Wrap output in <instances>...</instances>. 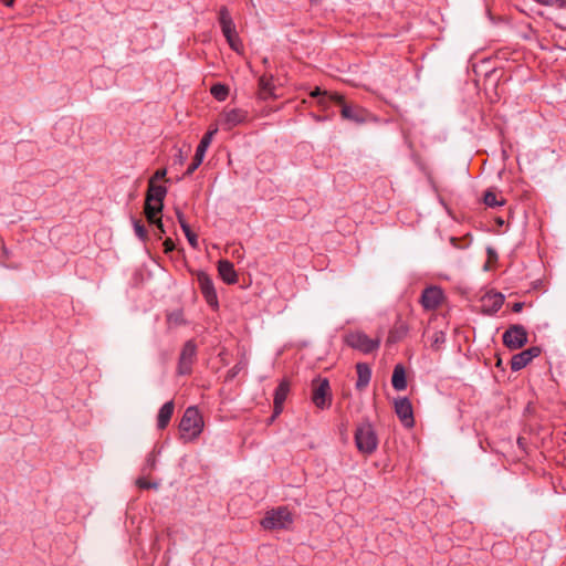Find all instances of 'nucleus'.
<instances>
[{
    "instance_id": "f8f14e48",
    "label": "nucleus",
    "mask_w": 566,
    "mask_h": 566,
    "mask_svg": "<svg viewBox=\"0 0 566 566\" xmlns=\"http://www.w3.org/2000/svg\"><path fill=\"white\" fill-rule=\"evenodd\" d=\"M539 353L541 350L538 347H531L514 355L511 360V368L515 371L521 370L537 357Z\"/></svg>"
},
{
    "instance_id": "c9c22d12",
    "label": "nucleus",
    "mask_w": 566,
    "mask_h": 566,
    "mask_svg": "<svg viewBox=\"0 0 566 566\" xmlns=\"http://www.w3.org/2000/svg\"><path fill=\"white\" fill-rule=\"evenodd\" d=\"M4 6L11 8L14 4V0H0Z\"/></svg>"
},
{
    "instance_id": "2f4dec72",
    "label": "nucleus",
    "mask_w": 566,
    "mask_h": 566,
    "mask_svg": "<svg viewBox=\"0 0 566 566\" xmlns=\"http://www.w3.org/2000/svg\"><path fill=\"white\" fill-rule=\"evenodd\" d=\"M327 97L331 99V101H334L336 103H338L342 107H343V104H346L344 102V96L338 94V93H331V94H327Z\"/></svg>"
},
{
    "instance_id": "e433bc0d",
    "label": "nucleus",
    "mask_w": 566,
    "mask_h": 566,
    "mask_svg": "<svg viewBox=\"0 0 566 566\" xmlns=\"http://www.w3.org/2000/svg\"><path fill=\"white\" fill-rule=\"evenodd\" d=\"M522 307H523V304H522V303H515V304L513 305V311H514V312H520V311L522 310Z\"/></svg>"
},
{
    "instance_id": "cd10ccee",
    "label": "nucleus",
    "mask_w": 566,
    "mask_h": 566,
    "mask_svg": "<svg viewBox=\"0 0 566 566\" xmlns=\"http://www.w3.org/2000/svg\"><path fill=\"white\" fill-rule=\"evenodd\" d=\"M229 46L237 53L242 54L243 53V43L238 34L235 32L234 34L230 35L226 39Z\"/></svg>"
},
{
    "instance_id": "9b49d317",
    "label": "nucleus",
    "mask_w": 566,
    "mask_h": 566,
    "mask_svg": "<svg viewBox=\"0 0 566 566\" xmlns=\"http://www.w3.org/2000/svg\"><path fill=\"white\" fill-rule=\"evenodd\" d=\"M313 402L317 408L324 409L331 403L329 384L327 379H319L314 384Z\"/></svg>"
},
{
    "instance_id": "20e7f679",
    "label": "nucleus",
    "mask_w": 566,
    "mask_h": 566,
    "mask_svg": "<svg viewBox=\"0 0 566 566\" xmlns=\"http://www.w3.org/2000/svg\"><path fill=\"white\" fill-rule=\"evenodd\" d=\"M355 442L359 452L364 454H371L377 449L378 439L370 423L366 422L357 427Z\"/></svg>"
},
{
    "instance_id": "dca6fc26",
    "label": "nucleus",
    "mask_w": 566,
    "mask_h": 566,
    "mask_svg": "<svg viewBox=\"0 0 566 566\" xmlns=\"http://www.w3.org/2000/svg\"><path fill=\"white\" fill-rule=\"evenodd\" d=\"M481 302H482V310L484 312L495 313L502 307V305L504 303V297L500 293L491 292V293H486L482 297Z\"/></svg>"
},
{
    "instance_id": "f3484780",
    "label": "nucleus",
    "mask_w": 566,
    "mask_h": 566,
    "mask_svg": "<svg viewBox=\"0 0 566 566\" xmlns=\"http://www.w3.org/2000/svg\"><path fill=\"white\" fill-rule=\"evenodd\" d=\"M219 23L226 39L237 32L233 19L226 7H222L219 11Z\"/></svg>"
},
{
    "instance_id": "b1692460",
    "label": "nucleus",
    "mask_w": 566,
    "mask_h": 566,
    "mask_svg": "<svg viewBox=\"0 0 566 566\" xmlns=\"http://www.w3.org/2000/svg\"><path fill=\"white\" fill-rule=\"evenodd\" d=\"M137 506H138V504L136 501L128 504L127 511H126V520H127V522H129L130 526H135L137 530H139L140 523H142V517H140V513L138 512Z\"/></svg>"
},
{
    "instance_id": "a211bd4d",
    "label": "nucleus",
    "mask_w": 566,
    "mask_h": 566,
    "mask_svg": "<svg viewBox=\"0 0 566 566\" xmlns=\"http://www.w3.org/2000/svg\"><path fill=\"white\" fill-rule=\"evenodd\" d=\"M218 272L220 277L228 284L238 282V274L233 264L228 260H220L218 263Z\"/></svg>"
},
{
    "instance_id": "c756f323",
    "label": "nucleus",
    "mask_w": 566,
    "mask_h": 566,
    "mask_svg": "<svg viewBox=\"0 0 566 566\" xmlns=\"http://www.w3.org/2000/svg\"><path fill=\"white\" fill-rule=\"evenodd\" d=\"M537 3L543 6L564 8L566 4L565 0H535Z\"/></svg>"
},
{
    "instance_id": "393cba45",
    "label": "nucleus",
    "mask_w": 566,
    "mask_h": 566,
    "mask_svg": "<svg viewBox=\"0 0 566 566\" xmlns=\"http://www.w3.org/2000/svg\"><path fill=\"white\" fill-rule=\"evenodd\" d=\"M260 90L262 96L265 98L268 96L274 95V85H273V78L271 76H262L259 81Z\"/></svg>"
},
{
    "instance_id": "c85d7f7f",
    "label": "nucleus",
    "mask_w": 566,
    "mask_h": 566,
    "mask_svg": "<svg viewBox=\"0 0 566 566\" xmlns=\"http://www.w3.org/2000/svg\"><path fill=\"white\" fill-rule=\"evenodd\" d=\"M180 226L192 248H197L198 239L197 235L190 230V227L179 216Z\"/></svg>"
},
{
    "instance_id": "72a5a7b5",
    "label": "nucleus",
    "mask_w": 566,
    "mask_h": 566,
    "mask_svg": "<svg viewBox=\"0 0 566 566\" xmlns=\"http://www.w3.org/2000/svg\"><path fill=\"white\" fill-rule=\"evenodd\" d=\"M233 258H237L238 260H241L243 258L242 249L241 247H235L233 251L231 252Z\"/></svg>"
},
{
    "instance_id": "f03ea898",
    "label": "nucleus",
    "mask_w": 566,
    "mask_h": 566,
    "mask_svg": "<svg viewBox=\"0 0 566 566\" xmlns=\"http://www.w3.org/2000/svg\"><path fill=\"white\" fill-rule=\"evenodd\" d=\"M205 428V420L196 407H188L179 422V438L184 442H191L199 438Z\"/></svg>"
},
{
    "instance_id": "5701e85b",
    "label": "nucleus",
    "mask_w": 566,
    "mask_h": 566,
    "mask_svg": "<svg viewBox=\"0 0 566 566\" xmlns=\"http://www.w3.org/2000/svg\"><path fill=\"white\" fill-rule=\"evenodd\" d=\"M356 369H357V388L358 389H363L365 388L369 380H370V376H371V371H370V368L366 365V364H357L356 366Z\"/></svg>"
},
{
    "instance_id": "ddd939ff",
    "label": "nucleus",
    "mask_w": 566,
    "mask_h": 566,
    "mask_svg": "<svg viewBox=\"0 0 566 566\" xmlns=\"http://www.w3.org/2000/svg\"><path fill=\"white\" fill-rule=\"evenodd\" d=\"M340 114L344 119L355 123H365L369 118V113L358 105L343 104Z\"/></svg>"
},
{
    "instance_id": "7ed1b4c3",
    "label": "nucleus",
    "mask_w": 566,
    "mask_h": 566,
    "mask_svg": "<svg viewBox=\"0 0 566 566\" xmlns=\"http://www.w3.org/2000/svg\"><path fill=\"white\" fill-rule=\"evenodd\" d=\"M295 515L287 506H279L265 512L261 526L266 531L291 530Z\"/></svg>"
},
{
    "instance_id": "1a4fd4ad",
    "label": "nucleus",
    "mask_w": 566,
    "mask_h": 566,
    "mask_svg": "<svg viewBox=\"0 0 566 566\" xmlns=\"http://www.w3.org/2000/svg\"><path fill=\"white\" fill-rule=\"evenodd\" d=\"M197 346L192 340H189L182 347L179 358L178 371L181 375H187L191 371L192 365L196 360Z\"/></svg>"
},
{
    "instance_id": "9d476101",
    "label": "nucleus",
    "mask_w": 566,
    "mask_h": 566,
    "mask_svg": "<svg viewBox=\"0 0 566 566\" xmlns=\"http://www.w3.org/2000/svg\"><path fill=\"white\" fill-rule=\"evenodd\" d=\"M395 412L406 428L415 426L413 409L408 398H398L395 400Z\"/></svg>"
},
{
    "instance_id": "a878e982",
    "label": "nucleus",
    "mask_w": 566,
    "mask_h": 566,
    "mask_svg": "<svg viewBox=\"0 0 566 566\" xmlns=\"http://www.w3.org/2000/svg\"><path fill=\"white\" fill-rule=\"evenodd\" d=\"M483 200L484 203L491 208L503 206L505 203V199L502 196H497L493 190L486 191Z\"/></svg>"
},
{
    "instance_id": "423d86ee",
    "label": "nucleus",
    "mask_w": 566,
    "mask_h": 566,
    "mask_svg": "<svg viewBox=\"0 0 566 566\" xmlns=\"http://www.w3.org/2000/svg\"><path fill=\"white\" fill-rule=\"evenodd\" d=\"M248 118V113L240 108L224 109L218 118V126L223 129L230 130L233 127L244 123Z\"/></svg>"
},
{
    "instance_id": "2eb2a0df",
    "label": "nucleus",
    "mask_w": 566,
    "mask_h": 566,
    "mask_svg": "<svg viewBox=\"0 0 566 566\" xmlns=\"http://www.w3.org/2000/svg\"><path fill=\"white\" fill-rule=\"evenodd\" d=\"M199 283L201 292L210 306L218 305V297L212 281L206 274L199 275Z\"/></svg>"
},
{
    "instance_id": "f257e3e1",
    "label": "nucleus",
    "mask_w": 566,
    "mask_h": 566,
    "mask_svg": "<svg viewBox=\"0 0 566 566\" xmlns=\"http://www.w3.org/2000/svg\"><path fill=\"white\" fill-rule=\"evenodd\" d=\"M166 174V169H159L149 179L147 197L144 200V217L161 232L164 230L160 213L164 207L163 201L167 193L166 182L168 181Z\"/></svg>"
},
{
    "instance_id": "39448f33",
    "label": "nucleus",
    "mask_w": 566,
    "mask_h": 566,
    "mask_svg": "<svg viewBox=\"0 0 566 566\" xmlns=\"http://www.w3.org/2000/svg\"><path fill=\"white\" fill-rule=\"evenodd\" d=\"M345 343L354 349L368 354L379 347L380 338H370L361 331H354L345 336Z\"/></svg>"
},
{
    "instance_id": "6e6552de",
    "label": "nucleus",
    "mask_w": 566,
    "mask_h": 566,
    "mask_svg": "<svg viewBox=\"0 0 566 566\" xmlns=\"http://www.w3.org/2000/svg\"><path fill=\"white\" fill-rule=\"evenodd\" d=\"M217 132H218V126L208 130L206 133V135L202 137L200 144L197 147L193 160L187 170V174H189V175L192 174L201 165V163L205 158L206 151H207L208 147L210 146L212 138L217 134Z\"/></svg>"
},
{
    "instance_id": "aec40b11",
    "label": "nucleus",
    "mask_w": 566,
    "mask_h": 566,
    "mask_svg": "<svg viewBox=\"0 0 566 566\" xmlns=\"http://www.w3.org/2000/svg\"><path fill=\"white\" fill-rule=\"evenodd\" d=\"M174 410H175L174 401L170 400V401H167L166 403H164V406L160 408L158 416H157L158 429L163 430L168 426V423L172 417Z\"/></svg>"
},
{
    "instance_id": "412c9836",
    "label": "nucleus",
    "mask_w": 566,
    "mask_h": 566,
    "mask_svg": "<svg viewBox=\"0 0 566 566\" xmlns=\"http://www.w3.org/2000/svg\"><path fill=\"white\" fill-rule=\"evenodd\" d=\"M409 332V327L406 323L398 321L394 327L390 329L387 338L388 344H395L400 342L402 338L407 336Z\"/></svg>"
},
{
    "instance_id": "6ab92c4d",
    "label": "nucleus",
    "mask_w": 566,
    "mask_h": 566,
    "mask_svg": "<svg viewBox=\"0 0 566 566\" xmlns=\"http://www.w3.org/2000/svg\"><path fill=\"white\" fill-rule=\"evenodd\" d=\"M289 390H290V387L286 381H282L277 386L275 394H274V416H277L282 412L283 405L287 397Z\"/></svg>"
},
{
    "instance_id": "4be33fe9",
    "label": "nucleus",
    "mask_w": 566,
    "mask_h": 566,
    "mask_svg": "<svg viewBox=\"0 0 566 566\" xmlns=\"http://www.w3.org/2000/svg\"><path fill=\"white\" fill-rule=\"evenodd\" d=\"M391 382L396 390H405L407 388L406 371L402 365H397L395 367Z\"/></svg>"
},
{
    "instance_id": "58836bf2",
    "label": "nucleus",
    "mask_w": 566,
    "mask_h": 566,
    "mask_svg": "<svg viewBox=\"0 0 566 566\" xmlns=\"http://www.w3.org/2000/svg\"><path fill=\"white\" fill-rule=\"evenodd\" d=\"M143 488H144V489L148 488V485L146 484V482H145V481H144Z\"/></svg>"
},
{
    "instance_id": "bb28decb",
    "label": "nucleus",
    "mask_w": 566,
    "mask_h": 566,
    "mask_svg": "<svg viewBox=\"0 0 566 566\" xmlns=\"http://www.w3.org/2000/svg\"><path fill=\"white\" fill-rule=\"evenodd\" d=\"M210 93L217 101L222 102L227 99L229 95V87L227 85L218 83L211 86Z\"/></svg>"
},
{
    "instance_id": "4468645a",
    "label": "nucleus",
    "mask_w": 566,
    "mask_h": 566,
    "mask_svg": "<svg viewBox=\"0 0 566 566\" xmlns=\"http://www.w3.org/2000/svg\"><path fill=\"white\" fill-rule=\"evenodd\" d=\"M443 297L442 291L439 287L432 286L423 291L421 303L427 310H433L439 306Z\"/></svg>"
},
{
    "instance_id": "473e14b6",
    "label": "nucleus",
    "mask_w": 566,
    "mask_h": 566,
    "mask_svg": "<svg viewBox=\"0 0 566 566\" xmlns=\"http://www.w3.org/2000/svg\"><path fill=\"white\" fill-rule=\"evenodd\" d=\"M134 230L138 239L142 240V223L138 219L133 218Z\"/></svg>"
},
{
    "instance_id": "4c0bfd02",
    "label": "nucleus",
    "mask_w": 566,
    "mask_h": 566,
    "mask_svg": "<svg viewBox=\"0 0 566 566\" xmlns=\"http://www.w3.org/2000/svg\"><path fill=\"white\" fill-rule=\"evenodd\" d=\"M135 485H136L138 489H142V476L136 478V480H135Z\"/></svg>"
},
{
    "instance_id": "0eeeda50",
    "label": "nucleus",
    "mask_w": 566,
    "mask_h": 566,
    "mask_svg": "<svg viewBox=\"0 0 566 566\" xmlns=\"http://www.w3.org/2000/svg\"><path fill=\"white\" fill-rule=\"evenodd\" d=\"M527 342V333L521 325L511 326L503 334V343L510 349H518L523 347Z\"/></svg>"
},
{
    "instance_id": "7c9ffc66",
    "label": "nucleus",
    "mask_w": 566,
    "mask_h": 566,
    "mask_svg": "<svg viewBox=\"0 0 566 566\" xmlns=\"http://www.w3.org/2000/svg\"><path fill=\"white\" fill-rule=\"evenodd\" d=\"M312 97H318L322 96L318 101V104L323 107L326 106V99H327V92H322L318 87H316L313 92H311Z\"/></svg>"
},
{
    "instance_id": "f704fd0d",
    "label": "nucleus",
    "mask_w": 566,
    "mask_h": 566,
    "mask_svg": "<svg viewBox=\"0 0 566 566\" xmlns=\"http://www.w3.org/2000/svg\"><path fill=\"white\" fill-rule=\"evenodd\" d=\"M164 247H165V252H170L174 250L175 245H174V242L170 240V239H167L165 242H164Z\"/></svg>"
}]
</instances>
